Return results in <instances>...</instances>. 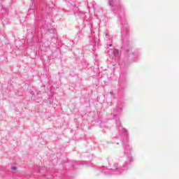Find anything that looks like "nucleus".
Masks as SVG:
<instances>
[{
  "label": "nucleus",
  "instance_id": "f257e3e1",
  "mask_svg": "<svg viewBox=\"0 0 179 179\" xmlns=\"http://www.w3.org/2000/svg\"><path fill=\"white\" fill-rule=\"evenodd\" d=\"M124 153L127 157V162L122 164V166L120 164L116 163L114 164L115 170H128L127 164H131L134 162V157H132V145L124 147Z\"/></svg>",
  "mask_w": 179,
  "mask_h": 179
},
{
  "label": "nucleus",
  "instance_id": "f03ea898",
  "mask_svg": "<svg viewBox=\"0 0 179 179\" xmlns=\"http://www.w3.org/2000/svg\"><path fill=\"white\" fill-rule=\"evenodd\" d=\"M115 115H113V120H115V122L116 124V127H119V131H120L121 133V139L123 142V148H127V146H131V144H129V142L128 140L129 139V134H128V130L121 125V121L120 120V118L115 117Z\"/></svg>",
  "mask_w": 179,
  "mask_h": 179
},
{
  "label": "nucleus",
  "instance_id": "7ed1b4c3",
  "mask_svg": "<svg viewBox=\"0 0 179 179\" xmlns=\"http://www.w3.org/2000/svg\"><path fill=\"white\" fill-rule=\"evenodd\" d=\"M126 51V55L127 57H129V58H131L132 59H135V58H138L139 55L138 54V52L135 50L132 47L127 45V47L124 48Z\"/></svg>",
  "mask_w": 179,
  "mask_h": 179
},
{
  "label": "nucleus",
  "instance_id": "20e7f679",
  "mask_svg": "<svg viewBox=\"0 0 179 179\" xmlns=\"http://www.w3.org/2000/svg\"><path fill=\"white\" fill-rule=\"evenodd\" d=\"M129 27H128V22L126 20H123L122 22V29H121V34L122 37H127V35L128 34V30H129Z\"/></svg>",
  "mask_w": 179,
  "mask_h": 179
},
{
  "label": "nucleus",
  "instance_id": "39448f33",
  "mask_svg": "<svg viewBox=\"0 0 179 179\" xmlns=\"http://www.w3.org/2000/svg\"><path fill=\"white\" fill-rule=\"evenodd\" d=\"M124 110V105L122 102H119L115 109H114V114L116 115H118V114H121L122 113V110Z\"/></svg>",
  "mask_w": 179,
  "mask_h": 179
},
{
  "label": "nucleus",
  "instance_id": "423d86ee",
  "mask_svg": "<svg viewBox=\"0 0 179 179\" xmlns=\"http://www.w3.org/2000/svg\"><path fill=\"white\" fill-rule=\"evenodd\" d=\"M113 56L115 57V61H118L120 59V57H121V51L118 49H114Z\"/></svg>",
  "mask_w": 179,
  "mask_h": 179
},
{
  "label": "nucleus",
  "instance_id": "0eeeda50",
  "mask_svg": "<svg viewBox=\"0 0 179 179\" xmlns=\"http://www.w3.org/2000/svg\"><path fill=\"white\" fill-rule=\"evenodd\" d=\"M91 45H92L93 48H96V47H99V39L97 38H93L90 41Z\"/></svg>",
  "mask_w": 179,
  "mask_h": 179
},
{
  "label": "nucleus",
  "instance_id": "6e6552de",
  "mask_svg": "<svg viewBox=\"0 0 179 179\" xmlns=\"http://www.w3.org/2000/svg\"><path fill=\"white\" fill-rule=\"evenodd\" d=\"M117 10H119L120 13H124V12H125V7L122 5H120L117 8Z\"/></svg>",
  "mask_w": 179,
  "mask_h": 179
},
{
  "label": "nucleus",
  "instance_id": "1a4fd4ad",
  "mask_svg": "<svg viewBox=\"0 0 179 179\" xmlns=\"http://www.w3.org/2000/svg\"><path fill=\"white\" fill-rule=\"evenodd\" d=\"M106 53L108 54V55H113V50H110V48H107L106 50Z\"/></svg>",
  "mask_w": 179,
  "mask_h": 179
},
{
  "label": "nucleus",
  "instance_id": "9d476101",
  "mask_svg": "<svg viewBox=\"0 0 179 179\" xmlns=\"http://www.w3.org/2000/svg\"><path fill=\"white\" fill-rule=\"evenodd\" d=\"M103 172L106 174V176H108V175L111 174L110 169H106V171H103Z\"/></svg>",
  "mask_w": 179,
  "mask_h": 179
},
{
  "label": "nucleus",
  "instance_id": "9b49d317",
  "mask_svg": "<svg viewBox=\"0 0 179 179\" xmlns=\"http://www.w3.org/2000/svg\"><path fill=\"white\" fill-rule=\"evenodd\" d=\"M108 5H109V6H111V8L113 7V0L108 1Z\"/></svg>",
  "mask_w": 179,
  "mask_h": 179
},
{
  "label": "nucleus",
  "instance_id": "f8f14e48",
  "mask_svg": "<svg viewBox=\"0 0 179 179\" xmlns=\"http://www.w3.org/2000/svg\"><path fill=\"white\" fill-rule=\"evenodd\" d=\"M11 170H12L13 171H15V170H16V166H12V167H11Z\"/></svg>",
  "mask_w": 179,
  "mask_h": 179
},
{
  "label": "nucleus",
  "instance_id": "ddd939ff",
  "mask_svg": "<svg viewBox=\"0 0 179 179\" xmlns=\"http://www.w3.org/2000/svg\"><path fill=\"white\" fill-rule=\"evenodd\" d=\"M109 47H113V43L109 44Z\"/></svg>",
  "mask_w": 179,
  "mask_h": 179
},
{
  "label": "nucleus",
  "instance_id": "4468645a",
  "mask_svg": "<svg viewBox=\"0 0 179 179\" xmlns=\"http://www.w3.org/2000/svg\"><path fill=\"white\" fill-rule=\"evenodd\" d=\"M106 37H107V36H108V34H106Z\"/></svg>",
  "mask_w": 179,
  "mask_h": 179
},
{
  "label": "nucleus",
  "instance_id": "2eb2a0df",
  "mask_svg": "<svg viewBox=\"0 0 179 179\" xmlns=\"http://www.w3.org/2000/svg\"><path fill=\"white\" fill-rule=\"evenodd\" d=\"M116 1H117L118 2H120V0H116Z\"/></svg>",
  "mask_w": 179,
  "mask_h": 179
},
{
  "label": "nucleus",
  "instance_id": "dca6fc26",
  "mask_svg": "<svg viewBox=\"0 0 179 179\" xmlns=\"http://www.w3.org/2000/svg\"><path fill=\"white\" fill-rule=\"evenodd\" d=\"M103 169H107V168H105V167H104Z\"/></svg>",
  "mask_w": 179,
  "mask_h": 179
},
{
  "label": "nucleus",
  "instance_id": "f3484780",
  "mask_svg": "<svg viewBox=\"0 0 179 179\" xmlns=\"http://www.w3.org/2000/svg\"><path fill=\"white\" fill-rule=\"evenodd\" d=\"M117 143V145H118V143Z\"/></svg>",
  "mask_w": 179,
  "mask_h": 179
},
{
  "label": "nucleus",
  "instance_id": "a211bd4d",
  "mask_svg": "<svg viewBox=\"0 0 179 179\" xmlns=\"http://www.w3.org/2000/svg\"><path fill=\"white\" fill-rule=\"evenodd\" d=\"M80 13H82V12H80Z\"/></svg>",
  "mask_w": 179,
  "mask_h": 179
}]
</instances>
